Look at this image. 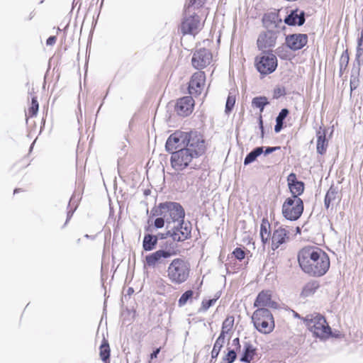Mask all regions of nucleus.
<instances>
[{
	"label": "nucleus",
	"instance_id": "nucleus-20",
	"mask_svg": "<svg viewBox=\"0 0 363 363\" xmlns=\"http://www.w3.org/2000/svg\"><path fill=\"white\" fill-rule=\"evenodd\" d=\"M288 185L291 193V197H296V199H300L298 196L303 193L304 183L296 179L294 173H291L287 177Z\"/></svg>",
	"mask_w": 363,
	"mask_h": 363
},
{
	"label": "nucleus",
	"instance_id": "nucleus-38",
	"mask_svg": "<svg viewBox=\"0 0 363 363\" xmlns=\"http://www.w3.org/2000/svg\"><path fill=\"white\" fill-rule=\"evenodd\" d=\"M194 295V291L192 290H187L186 291L181 297L179 298L178 301V305L179 306H184L189 300H190Z\"/></svg>",
	"mask_w": 363,
	"mask_h": 363
},
{
	"label": "nucleus",
	"instance_id": "nucleus-55",
	"mask_svg": "<svg viewBox=\"0 0 363 363\" xmlns=\"http://www.w3.org/2000/svg\"><path fill=\"white\" fill-rule=\"evenodd\" d=\"M293 313H294V317L296 318H298V319H301L303 320V318L302 316H301L298 313H296V311H293Z\"/></svg>",
	"mask_w": 363,
	"mask_h": 363
},
{
	"label": "nucleus",
	"instance_id": "nucleus-40",
	"mask_svg": "<svg viewBox=\"0 0 363 363\" xmlns=\"http://www.w3.org/2000/svg\"><path fill=\"white\" fill-rule=\"evenodd\" d=\"M39 108V104L36 96L32 97L31 106L28 108V113L30 117H33L37 115Z\"/></svg>",
	"mask_w": 363,
	"mask_h": 363
},
{
	"label": "nucleus",
	"instance_id": "nucleus-45",
	"mask_svg": "<svg viewBox=\"0 0 363 363\" xmlns=\"http://www.w3.org/2000/svg\"><path fill=\"white\" fill-rule=\"evenodd\" d=\"M286 94V91L284 87H277L274 91V97L279 98L280 96H284Z\"/></svg>",
	"mask_w": 363,
	"mask_h": 363
},
{
	"label": "nucleus",
	"instance_id": "nucleus-32",
	"mask_svg": "<svg viewBox=\"0 0 363 363\" xmlns=\"http://www.w3.org/2000/svg\"><path fill=\"white\" fill-rule=\"evenodd\" d=\"M110 352L108 342L104 338L100 346V357L104 362L106 363V362L109 360Z\"/></svg>",
	"mask_w": 363,
	"mask_h": 363
},
{
	"label": "nucleus",
	"instance_id": "nucleus-25",
	"mask_svg": "<svg viewBox=\"0 0 363 363\" xmlns=\"http://www.w3.org/2000/svg\"><path fill=\"white\" fill-rule=\"evenodd\" d=\"M317 136V145L316 150L317 152L320 155H324L326 152L328 141L326 139L325 136V130H322L321 128L318 130L316 133Z\"/></svg>",
	"mask_w": 363,
	"mask_h": 363
},
{
	"label": "nucleus",
	"instance_id": "nucleus-62",
	"mask_svg": "<svg viewBox=\"0 0 363 363\" xmlns=\"http://www.w3.org/2000/svg\"><path fill=\"white\" fill-rule=\"evenodd\" d=\"M145 230H146L147 231L151 230H150V226H148L147 228H145Z\"/></svg>",
	"mask_w": 363,
	"mask_h": 363
},
{
	"label": "nucleus",
	"instance_id": "nucleus-4",
	"mask_svg": "<svg viewBox=\"0 0 363 363\" xmlns=\"http://www.w3.org/2000/svg\"><path fill=\"white\" fill-rule=\"evenodd\" d=\"M303 322L313 336L320 340H325L333 336L332 330L325 318L318 313L308 314L303 318Z\"/></svg>",
	"mask_w": 363,
	"mask_h": 363
},
{
	"label": "nucleus",
	"instance_id": "nucleus-54",
	"mask_svg": "<svg viewBox=\"0 0 363 363\" xmlns=\"http://www.w3.org/2000/svg\"><path fill=\"white\" fill-rule=\"evenodd\" d=\"M76 208H77V206L74 207V208L72 211H69L67 212V220H66V222H65V225L67 223L69 220L72 218V215L74 213V211L76 210Z\"/></svg>",
	"mask_w": 363,
	"mask_h": 363
},
{
	"label": "nucleus",
	"instance_id": "nucleus-18",
	"mask_svg": "<svg viewBox=\"0 0 363 363\" xmlns=\"http://www.w3.org/2000/svg\"><path fill=\"white\" fill-rule=\"evenodd\" d=\"M206 81V76L203 72L194 73L189 82V91L190 94L199 95L201 93Z\"/></svg>",
	"mask_w": 363,
	"mask_h": 363
},
{
	"label": "nucleus",
	"instance_id": "nucleus-61",
	"mask_svg": "<svg viewBox=\"0 0 363 363\" xmlns=\"http://www.w3.org/2000/svg\"><path fill=\"white\" fill-rule=\"evenodd\" d=\"M104 1V0H101V1L100 2V9H101V7L103 6Z\"/></svg>",
	"mask_w": 363,
	"mask_h": 363
},
{
	"label": "nucleus",
	"instance_id": "nucleus-37",
	"mask_svg": "<svg viewBox=\"0 0 363 363\" xmlns=\"http://www.w3.org/2000/svg\"><path fill=\"white\" fill-rule=\"evenodd\" d=\"M235 104V96L231 93L229 94L225 104V112L226 114H229L233 109Z\"/></svg>",
	"mask_w": 363,
	"mask_h": 363
},
{
	"label": "nucleus",
	"instance_id": "nucleus-14",
	"mask_svg": "<svg viewBox=\"0 0 363 363\" xmlns=\"http://www.w3.org/2000/svg\"><path fill=\"white\" fill-rule=\"evenodd\" d=\"M212 58V53L208 49L201 48L194 53L191 63L196 69H203L211 64Z\"/></svg>",
	"mask_w": 363,
	"mask_h": 363
},
{
	"label": "nucleus",
	"instance_id": "nucleus-2",
	"mask_svg": "<svg viewBox=\"0 0 363 363\" xmlns=\"http://www.w3.org/2000/svg\"><path fill=\"white\" fill-rule=\"evenodd\" d=\"M192 147H182L172 152L170 162L172 167L177 171H181L187 167L194 158L201 156L205 151L203 137L199 138L198 143H194Z\"/></svg>",
	"mask_w": 363,
	"mask_h": 363
},
{
	"label": "nucleus",
	"instance_id": "nucleus-31",
	"mask_svg": "<svg viewBox=\"0 0 363 363\" xmlns=\"http://www.w3.org/2000/svg\"><path fill=\"white\" fill-rule=\"evenodd\" d=\"M224 343H225V337L218 336L213 345V347L211 351V362H212L213 359H217L221 349L223 347Z\"/></svg>",
	"mask_w": 363,
	"mask_h": 363
},
{
	"label": "nucleus",
	"instance_id": "nucleus-5",
	"mask_svg": "<svg viewBox=\"0 0 363 363\" xmlns=\"http://www.w3.org/2000/svg\"><path fill=\"white\" fill-rule=\"evenodd\" d=\"M202 137L197 131L182 132L175 131L167 138L165 143L166 150L172 154L177 149L192 147L194 143H198L199 138Z\"/></svg>",
	"mask_w": 363,
	"mask_h": 363
},
{
	"label": "nucleus",
	"instance_id": "nucleus-6",
	"mask_svg": "<svg viewBox=\"0 0 363 363\" xmlns=\"http://www.w3.org/2000/svg\"><path fill=\"white\" fill-rule=\"evenodd\" d=\"M190 271V264L186 260L175 258L168 266L167 277L172 284H181L189 279Z\"/></svg>",
	"mask_w": 363,
	"mask_h": 363
},
{
	"label": "nucleus",
	"instance_id": "nucleus-9",
	"mask_svg": "<svg viewBox=\"0 0 363 363\" xmlns=\"http://www.w3.org/2000/svg\"><path fill=\"white\" fill-rule=\"evenodd\" d=\"M303 202L301 199L289 197L284 202L281 208L283 216L288 220H297L303 212Z\"/></svg>",
	"mask_w": 363,
	"mask_h": 363
},
{
	"label": "nucleus",
	"instance_id": "nucleus-58",
	"mask_svg": "<svg viewBox=\"0 0 363 363\" xmlns=\"http://www.w3.org/2000/svg\"><path fill=\"white\" fill-rule=\"evenodd\" d=\"M74 201V196H72L69 200V205L70 206L71 203Z\"/></svg>",
	"mask_w": 363,
	"mask_h": 363
},
{
	"label": "nucleus",
	"instance_id": "nucleus-3",
	"mask_svg": "<svg viewBox=\"0 0 363 363\" xmlns=\"http://www.w3.org/2000/svg\"><path fill=\"white\" fill-rule=\"evenodd\" d=\"M162 216L167 220V228L174 223L182 221L185 217V211L183 206L177 202L165 201L160 203L151 210V216Z\"/></svg>",
	"mask_w": 363,
	"mask_h": 363
},
{
	"label": "nucleus",
	"instance_id": "nucleus-16",
	"mask_svg": "<svg viewBox=\"0 0 363 363\" xmlns=\"http://www.w3.org/2000/svg\"><path fill=\"white\" fill-rule=\"evenodd\" d=\"M285 42L291 50H298L307 44L308 35L302 33L290 34L286 36Z\"/></svg>",
	"mask_w": 363,
	"mask_h": 363
},
{
	"label": "nucleus",
	"instance_id": "nucleus-13",
	"mask_svg": "<svg viewBox=\"0 0 363 363\" xmlns=\"http://www.w3.org/2000/svg\"><path fill=\"white\" fill-rule=\"evenodd\" d=\"M176 255L173 250L160 249L145 256V264L150 267L163 263V259H168Z\"/></svg>",
	"mask_w": 363,
	"mask_h": 363
},
{
	"label": "nucleus",
	"instance_id": "nucleus-15",
	"mask_svg": "<svg viewBox=\"0 0 363 363\" xmlns=\"http://www.w3.org/2000/svg\"><path fill=\"white\" fill-rule=\"evenodd\" d=\"M289 231L282 226L275 228L273 231L272 240V250H276L281 245L289 240Z\"/></svg>",
	"mask_w": 363,
	"mask_h": 363
},
{
	"label": "nucleus",
	"instance_id": "nucleus-19",
	"mask_svg": "<svg viewBox=\"0 0 363 363\" xmlns=\"http://www.w3.org/2000/svg\"><path fill=\"white\" fill-rule=\"evenodd\" d=\"M194 100L191 96H184L177 100L175 111L181 116H189L193 110Z\"/></svg>",
	"mask_w": 363,
	"mask_h": 363
},
{
	"label": "nucleus",
	"instance_id": "nucleus-41",
	"mask_svg": "<svg viewBox=\"0 0 363 363\" xmlns=\"http://www.w3.org/2000/svg\"><path fill=\"white\" fill-rule=\"evenodd\" d=\"M232 254L239 261H242L245 257V251L241 247H236Z\"/></svg>",
	"mask_w": 363,
	"mask_h": 363
},
{
	"label": "nucleus",
	"instance_id": "nucleus-7",
	"mask_svg": "<svg viewBox=\"0 0 363 363\" xmlns=\"http://www.w3.org/2000/svg\"><path fill=\"white\" fill-rule=\"evenodd\" d=\"M252 320L255 328L261 333L269 334L274 328L273 315L268 308H257L252 314Z\"/></svg>",
	"mask_w": 363,
	"mask_h": 363
},
{
	"label": "nucleus",
	"instance_id": "nucleus-59",
	"mask_svg": "<svg viewBox=\"0 0 363 363\" xmlns=\"http://www.w3.org/2000/svg\"><path fill=\"white\" fill-rule=\"evenodd\" d=\"M20 191H21V189H16L14 190V191H13V194H16V193L19 192Z\"/></svg>",
	"mask_w": 363,
	"mask_h": 363
},
{
	"label": "nucleus",
	"instance_id": "nucleus-49",
	"mask_svg": "<svg viewBox=\"0 0 363 363\" xmlns=\"http://www.w3.org/2000/svg\"><path fill=\"white\" fill-rule=\"evenodd\" d=\"M56 40L57 38L55 36H50L46 40V44L47 45H53L56 43Z\"/></svg>",
	"mask_w": 363,
	"mask_h": 363
},
{
	"label": "nucleus",
	"instance_id": "nucleus-46",
	"mask_svg": "<svg viewBox=\"0 0 363 363\" xmlns=\"http://www.w3.org/2000/svg\"><path fill=\"white\" fill-rule=\"evenodd\" d=\"M281 147L279 146H275V147H264L263 149V153L264 155H269L278 150H279Z\"/></svg>",
	"mask_w": 363,
	"mask_h": 363
},
{
	"label": "nucleus",
	"instance_id": "nucleus-27",
	"mask_svg": "<svg viewBox=\"0 0 363 363\" xmlns=\"http://www.w3.org/2000/svg\"><path fill=\"white\" fill-rule=\"evenodd\" d=\"M338 188L333 185H332L328 190L324 199V206L327 209L330 207L331 203L336 200L338 196Z\"/></svg>",
	"mask_w": 363,
	"mask_h": 363
},
{
	"label": "nucleus",
	"instance_id": "nucleus-64",
	"mask_svg": "<svg viewBox=\"0 0 363 363\" xmlns=\"http://www.w3.org/2000/svg\"><path fill=\"white\" fill-rule=\"evenodd\" d=\"M335 337H337V336H338V335H337V333H335Z\"/></svg>",
	"mask_w": 363,
	"mask_h": 363
},
{
	"label": "nucleus",
	"instance_id": "nucleus-36",
	"mask_svg": "<svg viewBox=\"0 0 363 363\" xmlns=\"http://www.w3.org/2000/svg\"><path fill=\"white\" fill-rule=\"evenodd\" d=\"M349 60H350L349 53H348V51L346 50L342 53L340 58V62H339L340 77H341L342 75L343 72L347 69L348 63H349Z\"/></svg>",
	"mask_w": 363,
	"mask_h": 363
},
{
	"label": "nucleus",
	"instance_id": "nucleus-51",
	"mask_svg": "<svg viewBox=\"0 0 363 363\" xmlns=\"http://www.w3.org/2000/svg\"><path fill=\"white\" fill-rule=\"evenodd\" d=\"M259 127L261 130V137L263 138L264 137V126H263V121H262V116H260L259 118Z\"/></svg>",
	"mask_w": 363,
	"mask_h": 363
},
{
	"label": "nucleus",
	"instance_id": "nucleus-34",
	"mask_svg": "<svg viewBox=\"0 0 363 363\" xmlns=\"http://www.w3.org/2000/svg\"><path fill=\"white\" fill-rule=\"evenodd\" d=\"M206 0H189L187 4L185 5L186 13H191L196 9L202 7Z\"/></svg>",
	"mask_w": 363,
	"mask_h": 363
},
{
	"label": "nucleus",
	"instance_id": "nucleus-12",
	"mask_svg": "<svg viewBox=\"0 0 363 363\" xmlns=\"http://www.w3.org/2000/svg\"><path fill=\"white\" fill-rule=\"evenodd\" d=\"M279 32L268 29L259 34L257 44L259 50L264 51L271 50L270 48L276 45Z\"/></svg>",
	"mask_w": 363,
	"mask_h": 363
},
{
	"label": "nucleus",
	"instance_id": "nucleus-11",
	"mask_svg": "<svg viewBox=\"0 0 363 363\" xmlns=\"http://www.w3.org/2000/svg\"><path fill=\"white\" fill-rule=\"evenodd\" d=\"M184 13L185 16L180 26L181 32L183 35H195L202 28L199 16L194 11L191 13H186L185 11Z\"/></svg>",
	"mask_w": 363,
	"mask_h": 363
},
{
	"label": "nucleus",
	"instance_id": "nucleus-1",
	"mask_svg": "<svg viewBox=\"0 0 363 363\" xmlns=\"http://www.w3.org/2000/svg\"><path fill=\"white\" fill-rule=\"evenodd\" d=\"M301 269L308 275L320 277L325 275L330 268V258L326 252L317 247L307 246L298 253Z\"/></svg>",
	"mask_w": 363,
	"mask_h": 363
},
{
	"label": "nucleus",
	"instance_id": "nucleus-33",
	"mask_svg": "<svg viewBox=\"0 0 363 363\" xmlns=\"http://www.w3.org/2000/svg\"><path fill=\"white\" fill-rule=\"evenodd\" d=\"M234 324V318L233 316L227 317L222 324L221 332L219 336L225 338V334H228L233 328Z\"/></svg>",
	"mask_w": 363,
	"mask_h": 363
},
{
	"label": "nucleus",
	"instance_id": "nucleus-52",
	"mask_svg": "<svg viewBox=\"0 0 363 363\" xmlns=\"http://www.w3.org/2000/svg\"><path fill=\"white\" fill-rule=\"evenodd\" d=\"M160 352V347L156 348L153 352L150 354V359H153L157 357L158 354Z\"/></svg>",
	"mask_w": 363,
	"mask_h": 363
},
{
	"label": "nucleus",
	"instance_id": "nucleus-10",
	"mask_svg": "<svg viewBox=\"0 0 363 363\" xmlns=\"http://www.w3.org/2000/svg\"><path fill=\"white\" fill-rule=\"evenodd\" d=\"M174 225H170L169 230L172 233V238L174 242H184L191 238L192 225L190 221H182L174 223Z\"/></svg>",
	"mask_w": 363,
	"mask_h": 363
},
{
	"label": "nucleus",
	"instance_id": "nucleus-17",
	"mask_svg": "<svg viewBox=\"0 0 363 363\" xmlns=\"http://www.w3.org/2000/svg\"><path fill=\"white\" fill-rule=\"evenodd\" d=\"M254 306L265 308H278V303L272 300V293L270 291H262L259 292L254 302Z\"/></svg>",
	"mask_w": 363,
	"mask_h": 363
},
{
	"label": "nucleus",
	"instance_id": "nucleus-24",
	"mask_svg": "<svg viewBox=\"0 0 363 363\" xmlns=\"http://www.w3.org/2000/svg\"><path fill=\"white\" fill-rule=\"evenodd\" d=\"M262 22L267 28L269 27H279V24L282 23L281 19L279 18L278 13L271 12L267 13L262 18Z\"/></svg>",
	"mask_w": 363,
	"mask_h": 363
},
{
	"label": "nucleus",
	"instance_id": "nucleus-53",
	"mask_svg": "<svg viewBox=\"0 0 363 363\" xmlns=\"http://www.w3.org/2000/svg\"><path fill=\"white\" fill-rule=\"evenodd\" d=\"M284 49L283 47H279L276 49L275 52L276 54L280 57L281 59H284L285 57L284 55H281V52H282V50Z\"/></svg>",
	"mask_w": 363,
	"mask_h": 363
},
{
	"label": "nucleus",
	"instance_id": "nucleus-47",
	"mask_svg": "<svg viewBox=\"0 0 363 363\" xmlns=\"http://www.w3.org/2000/svg\"><path fill=\"white\" fill-rule=\"evenodd\" d=\"M155 236L157 237V242H158L159 240H164L166 239L167 237L172 238V233L171 231L169 230H167L165 233H158L157 235H155Z\"/></svg>",
	"mask_w": 363,
	"mask_h": 363
},
{
	"label": "nucleus",
	"instance_id": "nucleus-26",
	"mask_svg": "<svg viewBox=\"0 0 363 363\" xmlns=\"http://www.w3.org/2000/svg\"><path fill=\"white\" fill-rule=\"evenodd\" d=\"M260 238L262 242L265 245L269 242L271 238L270 223L267 218H263L260 225Z\"/></svg>",
	"mask_w": 363,
	"mask_h": 363
},
{
	"label": "nucleus",
	"instance_id": "nucleus-29",
	"mask_svg": "<svg viewBox=\"0 0 363 363\" xmlns=\"http://www.w3.org/2000/svg\"><path fill=\"white\" fill-rule=\"evenodd\" d=\"M264 146L257 147L250 152L244 159V164L248 165L255 162L263 153Z\"/></svg>",
	"mask_w": 363,
	"mask_h": 363
},
{
	"label": "nucleus",
	"instance_id": "nucleus-8",
	"mask_svg": "<svg viewBox=\"0 0 363 363\" xmlns=\"http://www.w3.org/2000/svg\"><path fill=\"white\" fill-rule=\"evenodd\" d=\"M255 65L260 74L265 76L272 74L278 66L277 56L272 50L262 52L259 55L255 57Z\"/></svg>",
	"mask_w": 363,
	"mask_h": 363
},
{
	"label": "nucleus",
	"instance_id": "nucleus-22",
	"mask_svg": "<svg viewBox=\"0 0 363 363\" xmlns=\"http://www.w3.org/2000/svg\"><path fill=\"white\" fill-rule=\"evenodd\" d=\"M362 65H363V63H358L354 60L350 80V95H352L353 91H354L359 85V77L360 72V67Z\"/></svg>",
	"mask_w": 363,
	"mask_h": 363
},
{
	"label": "nucleus",
	"instance_id": "nucleus-48",
	"mask_svg": "<svg viewBox=\"0 0 363 363\" xmlns=\"http://www.w3.org/2000/svg\"><path fill=\"white\" fill-rule=\"evenodd\" d=\"M284 122L276 121V125L274 126V132L276 133H279L284 128Z\"/></svg>",
	"mask_w": 363,
	"mask_h": 363
},
{
	"label": "nucleus",
	"instance_id": "nucleus-44",
	"mask_svg": "<svg viewBox=\"0 0 363 363\" xmlns=\"http://www.w3.org/2000/svg\"><path fill=\"white\" fill-rule=\"evenodd\" d=\"M216 298H211L202 301V308L203 311H207L210 307H211L216 301Z\"/></svg>",
	"mask_w": 363,
	"mask_h": 363
},
{
	"label": "nucleus",
	"instance_id": "nucleus-23",
	"mask_svg": "<svg viewBox=\"0 0 363 363\" xmlns=\"http://www.w3.org/2000/svg\"><path fill=\"white\" fill-rule=\"evenodd\" d=\"M257 354V348H255L250 342L244 343L242 354L240 361L244 363H250Z\"/></svg>",
	"mask_w": 363,
	"mask_h": 363
},
{
	"label": "nucleus",
	"instance_id": "nucleus-42",
	"mask_svg": "<svg viewBox=\"0 0 363 363\" xmlns=\"http://www.w3.org/2000/svg\"><path fill=\"white\" fill-rule=\"evenodd\" d=\"M157 218L154 221V226L157 229L162 228L164 226V224L167 223V220L164 216H157Z\"/></svg>",
	"mask_w": 363,
	"mask_h": 363
},
{
	"label": "nucleus",
	"instance_id": "nucleus-56",
	"mask_svg": "<svg viewBox=\"0 0 363 363\" xmlns=\"http://www.w3.org/2000/svg\"><path fill=\"white\" fill-rule=\"evenodd\" d=\"M150 192H151V191H150V189H145V190L144 191V194H145V196H147V195H149V194H150Z\"/></svg>",
	"mask_w": 363,
	"mask_h": 363
},
{
	"label": "nucleus",
	"instance_id": "nucleus-21",
	"mask_svg": "<svg viewBox=\"0 0 363 363\" xmlns=\"http://www.w3.org/2000/svg\"><path fill=\"white\" fill-rule=\"evenodd\" d=\"M306 13L303 11L298 13V9L291 10L290 13L288 14L284 18V23L288 26H302L306 21Z\"/></svg>",
	"mask_w": 363,
	"mask_h": 363
},
{
	"label": "nucleus",
	"instance_id": "nucleus-43",
	"mask_svg": "<svg viewBox=\"0 0 363 363\" xmlns=\"http://www.w3.org/2000/svg\"><path fill=\"white\" fill-rule=\"evenodd\" d=\"M289 113V111L288 108H282L280 111V112L279 113L278 116H277L276 121L284 122V120L288 116Z\"/></svg>",
	"mask_w": 363,
	"mask_h": 363
},
{
	"label": "nucleus",
	"instance_id": "nucleus-28",
	"mask_svg": "<svg viewBox=\"0 0 363 363\" xmlns=\"http://www.w3.org/2000/svg\"><path fill=\"white\" fill-rule=\"evenodd\" d=\"M157 237L152 234H145L143 240V247L145 251H152L157 246Z\"/></svg>",
	"mask_w": 363,
	"mask_h": 363
},
{
	"label": "nucleus",
	"instance_id": "nucleus-50",
	"mask_svg": "<svg viewBox=\"0 0 363 363\" xmlns=\"http://www.w3.org/2000/svg\"><path fill=\"white\" fill-rule=\"evenodd\" d=\"M233 345L235 347L236 350H240L241 345L240 344L239 337H236L233 340Z\"/></svg>",
	"mask_w": 363,
	"mask_h": 363
},
{
	"label": "nucleus",
	"instance_id": "nucleus-63",
	"mask_svg": "<svg viewBox=\"0 0 363 363\" xmlns=\"http://www.w3.org/2000/svg\"><path fill=\"white\" fill-rule=\"evenodd\" d=\"M128 291H129V292H131V291H132V292H133V289H131V288H130V289H128Z\"/></svg>",
	"mask_w": 363,
	"mask_h": 363
},
{
	"label": "nucleus",
	"instance_id": "nucleus-60",
	"mask_svg": "<svg viewBox=\"0 0 363 363\" xmlns=\"http://www.w3.org/2000/svg\"><path fill=\"white\" fill-rule=\"evenodd\" d=\"M296 233H301V229H300V228H299V227H297V228H296Z\"/></svg>",
	"mask_w": 363,
	"mask_h": 363
},
{
	"label": "nucleus",
	"instance_id": "nucleus-57",
	"mask_svg": "<svg viewBox=\"0 0 363 363\" xmlns=\"http://www.w3.org/2000/svg\"><path fill=\"white\" fill-rule=\"evenodd\" d=\"M79 1L78 0H73V2H72V7L75 6L77 5Z\"/></svg>",
	"mask_w": 363,
	"mask_h": 363
},
{
	"label": "nucleus",
	"instance_id": "nucleus-30",
	"mask_svg": "<svg viewBox=\"0 0 363 363\" xmlns=\"http://www.w3.org/2000/svg\"><path fill=\"white\" fill-rule=\"evenodd\" d=\"M319 288V283L317 281H311L305 284L301 291V296L307 297L313 295Z\"/></svg>",
	"mask_w": 363,
	"mask_h": 363
},
{
	"label": "nucleus",
	"instance_id": "nucleus-39",
	"mask_svg": "<svg viewBox=\"0 0 363 363\" xmlns=\"http://www.w3.org/2000/svg\"><path fill=\"white\" fill-rule=\"evenodd\" d=\"M237 358L235 350L229 349L225 356L223 357V363H233Z\"/></svg>",
	"mask_w": 363,
	"mask_h": 363
},
{
	"label": "nucleus",
	"instance_id": "nucleus-35",
	"mask_svg": "<svg viewBox=\"0 0 363 363\" xmlns=\"http://www.w3.org/2000/svg\"><path fill=\"white\" fill-rule=\"evenodd\" d=\"M269 104V102L266 96H256L252 101V106L259 108L261 113Z\"/></svg>",
	"mask_w": 363,
	"mask_h": 363
}]
</instances>
